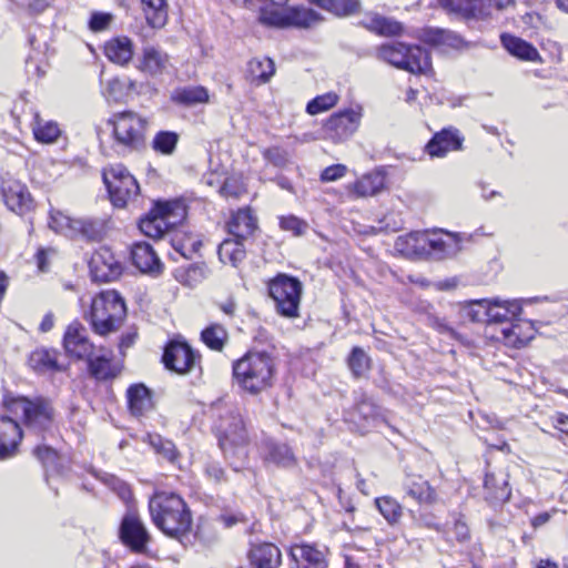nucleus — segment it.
<instances>
[{"instance_id":"f257e3e1","label":"nucleus","mask_w":568,"mask_h":568,"mask_svg":"<svg viewBox=\"0 0 568 568\" xmlns=\"http://www.w3.org/2000/svg\"><path fill=\"white\" fill-rule=\"evenodd\" d=\"M233 383L242 392L256 396L274 385L276 365L266 352H247L232 365Z\"/></svg>"},{"instance_id":"f03ea898","label":"nucleus","mask_w":568,"mask_h":568,"mask_svg":"<svg viewBox=\"0 0 568 568\" xmlns=\"http://www.w3.org/2000/svg\"><path fill=\"white\" fill-rule=\"evenodd\" d=\"M149 509L154 525L166 536L180 539L192 525L191 511L182 497L174 493H155Z\"/></svg>"},{"instance_id":"7ed1b4c3","label":"nucleus","mask_w":568,"mask_h":568,"mask_svg":"<svg viewBox=\"0 0 568 568\" xmlns=\"http://www.w3.org/2000/svg\"><path fill=\"white\" fill-rule=\"evenodd\" d=\"M125 316L124 300L116 291L108 290L92 298L85 320L95 334L106 336L121 327Z\"/></svg>"},{"instance_id":"20e7f679","label":"nucleus","mask_w":568,"mask_h":568,"mask_svg":"<svg viewBox=\"0 0 568 568\" xmlns=\"http://www.w3.org/2000/svg\"><path fill=\"white\" fill-rule=\"evenodd\" d=\"M219 444L225 456L246 457L248 442L244 420L235 408H225L215 423Z\"/></svg>"},{"instance_id":"39448f33","label":"nucleus","mask_w":568,"mask_h":568,"mask_svg":"<svg viewBox=\"0 0 568 568\" xmlns=\"http://www.w3.org/2000/svg\"><path fill=\"white\" fill-rule=\"evenodd\" d=\"M185 216L186 207L182 201L158 202L150 213L140 221L139 227L145 236L161 239Z\"/></svg>"},{"instance_id":"423d86ee","label":"nucleus","mask_w":568,"mask_h":568,"mask_svg":"<svg viewBox=\"0 0 568 568\" xmlns=\"http://www.w3.org/2000/svg\"><path fill=\"white\" fill-rule=\"evenodd\" d=\"M378 57L389 64L410 73L427 74L432 71L429 54L419 45L392 42L379 47Z\"/></svg>"},{"instance_id":"0eeeda50","label":"nucleus","mask_w":568,"mask_h":568,"mask_svg":"<svg viewBox=\"0 0 568 568\" xmlns=\"http://www.w3.org/2000/svg\"><path fill=\"white\" fill-rule=\"evenodd\" d=\"M10 413L23 419L27 432H49L53 424V408L44 398L33 400L26 397L12 398L7 403Z\"/></svg>"},{"instance_id":"6e6552de","label":"nucleus","mask_w":568,"mask_h":568,"mask_svg":"<svg viewBox=\"0 0 568 568\" xmlns=\"http://www.w3.org/2000/svg\"><path fill=\"white\" fill-rule=\"evenodd\" d=\"M103 181L110 200L116 207L126 206L140 193V186L135 178L121 164L105 169L103 171Z\"/></svg>"},{"instance_id":"1a4fd4ad","label":"nucleus","mask_w":568,"mask_h":568,"mask_svg":"<svg viewBox=\"0 0 568 568\" xmlns=\"http://www.w3.org/2000/svg\"><path fill=\"white\" fill-rule=\"evenodd\" d=\"M302 288V283L297 278L285 274H280L270 281L268 293L281 315L286 317L298 315Z\"/></svg>"},{"instance_id":"9d476101","label":"nucleus","mask_w":568,"mask_h":568,"mask_svg":"<svg viewBox=\"0 0 568 568\" xmlns=\"http://www.w3.org/2000/svg\"><path fill=\"white\" fill-rule=\"evenodd\" d=\"M111 122L113 135L119 145L136 150L143 144L148 124L144 118L132 111H126L115 114Z\"/></svg>"},{"instance_id":"9b49d317","label":"nucleus","mask_w":568,"mask_h":568,"mask_svg":"<svg viewBox=\"0 0 568 568\" xmlns=\"http://www.w3.org/2000/svg\"><path fill=\"white\" fill-rule=\"evenodd\" d=\"M363 108L356 105L333 113L323 124L324 138L342 143L352 138L361 125Z\"/></svg>"},{"instance_id":"f8f14e48","label":"nucleus","mask_w":568,"mask_h":568,"mask_svg":"<svg viewBox=\"0 0 568 568\" xmlns=\"http://www.w3.org/2000/svg\"><path fill=\"white\" fill-rule=\"evenodd\" d=\"M439 4L448 13H453L464 20H483L491 14V10L504 9L513 0H438Z\"/></svg>"},{"instance_id":"ddd939ff","label":"nucleus","mask_w":568,"mask_h":568,"mask_svg":"<svg viewBox=\"0 0 568 568\" xmlns=\"http://www.w3.org/2000/svg\"><path fill=\"white\" fill-rule=\"evenodd\" d=\"M0 192L9 210L23 215L33 206V200L27 186L10 173L0 176Z\"/></svg>"},{"instance_id":"4468645a","label":"nucleus","mask_w":568,"mask_h":568,"mask_svg":"<svg viewBox=\"0 0 568 568\" xmlns=\"http://www.w3.org/2000/svg\"><path fill=\"white\" fill-rule=\"evenodd\" d=\"M65 354L75 361H85L94 355L95 346L88 336L87 328L79 322L71 323L63 335Z\"/></svg>"},{"instance_id":"2eb2a0df","label":"nucleus","mask_w":568,"mask_h":568,"mask_svg":"<svg viewBox=\"0 0 568 568\" xmlns=\"http://www.w3.org/2000/svg\"><path fill=\"white\" fill-rule=\"evenodd\" d=\"M89 266L92 280L95 282H111L122 273L121 264L108 247H100L94 252Z\"/></svg>"},{"instance_id":"dca6fc26","label":"nucleus","mask_w":568,"mask_h":568,"mask_svg":"<svg viewBox=\"0 0 568 568\" xmlns=\"http://www.w3.org/2000/svg\"><path fill=\"white\" fill-rule=\"evenodd\" d=\"M275 21L273 27L312 28L321 23L324 18L317 11L304 7H285L281 14L271 18Z\"/></svg>"},{"instance_id":"f3484780","label":"nucleus","mask_w":568,"mask_h":568,"mask_svg":"<svg viewBox=\"0 0 568 568\" xmlns=\"http://www.w3.org/2000/svg\"><path fill=\"white\" fill-rule=\"evenodd\" d=\"M120 538L125 546L138 554L145 551L150 539L144 525L134 514H128L122 519Z\"/></svg>"},{"instance_id":"a211bd4d","label":"nucleus","mask_w":568,"mask_h":568,"mask_svg":"<svg viewBox=\"0 0 568 568\" xmlns=\"http://www.w3.org/2000/svg\"><path fill=\"white\" fill-rule=\"evenodd\" d=\"M462 237L450 232L426 231V255L438 258L455 255L460 251Z\"/></svg>"},{"instance_id":"6ab92c4d","label":"nucleus","mask_w":568,"mask_h":568,"mask_svg":"<svg viewBox=\"0 0 568 568\" xmlns=\"http://www.w3.org/2000/svg\"><path fill=\"white\" fill-rule=\"evenodd\" d=\"M163 363L166 368L179 374H184L193 367L195 356L187 344L172 342L164 351Z\"/></svg>"},{"instance_id":"aec40b11","label":"nucleus","mask_w":568,"mask_h":568,"mask_svg":"<svg viewBox=\"0 0 568 568\" xmlns=\"http://www.w3.org/2000/svg\"><path fill=\"white\" fill-rule=\"evenodd\" d=\"M485 499L490 504H504L509 500L511 489L508 485V475L501 470L487 473L484 481Z\"/></svg>"},{"instance_id":"412c9836","label":"nucleus","mask_w":568,"mask_h":568,"mask_svg":"<svg viewBox=\"0 0 568 568\" xmlns=\"http://www.w3.org/2000/svg\"><path fill=\"white\" fill-rule=\"evenodd\" d=\"M170 65V57L165 52L154 47H145L136 68L148 75L156 77L166 72Z\"/></svg>"},{"instance_id":"4be33fe9","label":"nucleus","mask_w":568,"mask_h":568,"mask_svg":"<svg viewBox=\"0 0 568 568\" xmlns=\"http://www.w3.org/2000/svg\"><path fill=\"white\" fill-rule=\"evenodd\" d=\"M21 438L20 425L11 417L0 416V459L12 456Z\"/></svg>"},{"instance_id":"5701e85b","label":"nucleus","mask_w":568,"mask_h":568,"mask_svg":"<svg viewBox=\"0 0 568 568\" xmlns=\"http://www.w3.org/2000/svg\"><path fill=\"white\" fill-rule=\"evenodd\" d=\"M385 173L381 169L368 172L348 185V191L356 197H368L381 193L385 189Z\"/></svg>"},{"instance_id":"b1692460","label":"nucleus","mask_w":568,"mask_h":568,"mask_svg":"<svg viewBox=\"0 0 568 568\" xmlns=\"http://www.w3.org/2000/svg\"><path fill=\"white\" fill-rule=\"evenodd\" d=\"M131 260L142 273H160L161 261L153 247L145 242H138L132 245Z\"/></svg>"},{"instance_id":"393cba45","label":"nucleus","mask_w":568,"mask_h":568,"mask_svg":"<svg viewBox=\"0 0 568 568\" xmlns=\"http://www.w3.org/2000/svg\"><path fill=\"white\" fill-rule=\"evenodd\" d=\"M257 229L256 217L248 207L237 210L227 222L230 235L237 240H247Z\"/></svg>"},{"instance_id":"a878e982","label":"nucleus","mask_w":568,"mask_h":568,"mask_svg":"<svg viewBox=\"0 0 568 568\" xmlns=\"http://www.w3.org/2000/svg\"><path fill=\"white\" fill-rule=\"evenodd\" d=\"M523 311L519 300L491 298L488 307V323H505L517 318Z\"/></svg>"},{"instance_id":"bb28decb","label":"nucleus","mask_w":568,"mask_h":568,"mask_svg":"<svg viewBox=\"0 0 568 568\" xmlns=\"http://www.w3.org/2000/svg\"><path fill=\"white\" fill-rule=\"evenodd\" d=\"M500 334L498 341L507 346L520 348L534 337L535 328L530 322L517 321L509 327L501 328Z\"/></svg>"},{"instance_id":"cd10ccee","label":"nucleus","mask_w":568,"mask_h":568,"mask_svg":"<svg viewBox=\"0 0 568 568\" xmlns=\"http://www.w3.org/2000/svg\"><path fill=\"white\" fill-rule=\"evenodd\" d=\"M248 560L255 568H276L281 562V551L270 542L253 545L248 552Z\"/></svg>"},{"instance_id":"c85d7f7f","label":"nucleus","mask_w":568,"mask_h":568,"mask_svg":"<svg viewBox=\"0 0 568 568\" xmlns=\"http://www.w3.org/2000/svg\"><path fill=\"white\" fill-rule=\"evenodd\" d=\"M462 139L457 130H443L436 133L427 143L426 150L430 156H444L449 151L459 150Z\"/></svg>"},{"instance_id":"c756f323","label":"nucleus","mask_w":568,"mask_h":568,"mask_svg":"<svg viewBox=\"0 0 568 568\" xmlns=\"http://www.w3.org/2000/svg\"><path fill=\"white\" fill-rule=\"evenodd\" d=\"M394 248L406 257L426 255V231L410 232L398 236Z\"/></svg>"},{"instance_id":"7c9ffc66","label":"nucleus","mask_w":568,"mask_h":568,"mask_svg":"<svg viewBox=\"0 0 568 568\" xmlns=\"http://www.w3.org/2000/svg\"><path fill=\"white\" fill-rule=\"evenodd\" d=\"M296 568H326L324 554L311 545H296L291 548Z\"/></svg>"},{"instance_id":"2f4dec72","label":"nucleus","mask_w":568,"mask_h":568,"mask_svg":"<svg viewBox=\"0 0 568 568\" xmlns=\"http://www.w3.org/2000/svg\"><path fill=\"white\" fill-rule=\"evenodd\" d=\"M419 39L430 45L439 48L459 49L463 45V39L450 30L439 28H425L420 31Z\"/></svg>"},{"instance_id":"473e14b6","label":"nucleus","mask_w":568,"mask_h":568,"mask_svg":"<svg viewBox=\"0 0 568 568\" xmlns=\"http://www.w3.org/2000/svg\"><path fill=\"white\" fill-rule=\"evenodd\" d=\"M89 373L98 381L115 378L120 374V366L112 362L110 354L90 356L85 359Z\"/></svg>"},{"instance_id":"72a5a7b5","label":"nucleus","mask_w":568,"mask_h":568,"mask_svg":"<svg viewBox=\"0 0 568 568\" xmlns=\"http://www.w3.org/2000/svg\"><path fill=\"white\" fill-rule=\"evenodd\" d=\"M104 54L111 62L124 65L133 57V43L128 37L112 38L104 44Z\"/></svg>"},{"instance_id":"f704fd0d","label":"nucleus","mask_w":568,"mask_h":568,"mask_svg":"<svg viewBox=\"0 0 568 568\" xmlns=\"http://www.w3.org/2000/svg\"><path fill=\"white\" fill-rule=\"evenodd\" d=\"M141 9L148 26L154 29L165 26L169 17L168 0H141Z\"/></svg>"},{"instance_id":"c9c22d12","label":"nucleus","mask_w":568,"mask_h":568,"mask_svg":"<svg viewBox=\"0 0 568 568\" xmlns=\"http://www.w3.org/2000/svg\"><path fill=\"white\" fill-rule=\"evenodd\" d=\"M171 100L176 104L190 108L207 103L210 94L202 85H189L175 89L171 94Z\"/></svg>"},{"instance_id":"e433bc0d","label":"nucleus","mask_w":568,"mask_h":568,"mask_svg":"<svg viewBox=\"0 0 568 568\" xmlns=\"http://www.w3.org/2000/svg\"><path fill=\"white\" fill-rule=\"evenodd\" d=\"M404 489L419 504H434L437 498L435 489L420 476L408 477L404 483Z\"/></svg>"},{"instance_id":"4c0bfd02","label":"nucleus","mask_w":568,"mask_h":568,"mask_svg":"<svg viewBox=\"0 0 568 568\" xmlns=\"http://www.w3.org/2000/svg\"><path fill=\"white\" fill-rule=\"evenodd\" d=\"M29 365L39 373L60 372L63 369L58 363V352L48 348H37L29 356Z\"/></svg>"},{"instance_id":"58836bf2","label":"nucleus","mask_w":568,"mask_h":568,"mask_svg":"<svg viewBox=\"0 0 568 568\" xmlns=\"http://www.w3.org/2000/svg\"><path fill=\"white\" fill-rule=\"evenodd\" d=\"M501 43L504 48L514 57L525 61H537L539 60V53L537 49L528 43L527 41L509 36H501Z\"/></svg>"},{"instance_id":"ea45409f","label":"nucleus","mask_w":568,"mask_h":568,"mask_svg":"<svg viewBox=\"0 0 568 568\" xmlns=\"http://www.w3.org/2000/svg\"><path fill=\"white\" fill-rule=\"evenodd\" d=\"M129 408L135 416L142 415L152 408V398L149 389L136 384L129 387L126 392Z\"/></svg>"},{"instance_id":"a19ab883","label":"nucleus","mask_w":568,"mask_h":568,"mask_svg":"<svg viewBox=\"0 0 568 568\" xmlns=\"http://www.w3.org/2000/svg\"><path fill=\"white\" fill-rule=\"evenodd\" d=\"M31 126L34 139L43 144L54 143L61 134V130L57 122L44 120L39 115V113L34 114Z\"/></svg>"},{"instance_id":"79ce46f5","label":"nucleus","mask_w":568,"mask_h":568,"mask_svg":"<svg viewBox=\"0 0 568 568\" xmlns=\"http://www.w3.org/2000/svg\"><path fill=\"white\" fill-rule=\"evenodd\" d=\"M207 275V268L203 263L180 266L174 271L175 280L184 286L194 287L203 282Z\"/></svg>"},{"instance_id":"37998d69","label":"nucleus","mask_w":568,"mask_h":568,"mask_svg":"<svg viewBox=\"0 0 568 568\" xmlns=\"http://www.w3.org/2000/svg\"><path fill=\"white\" fill-rule=\"evenodd\" d=\"M171 244L174 251L184 258H192V256L200 250L202 245L196 235L186 234L181 231L173 232Z\"/></svg>"},{"instance_id":"c03bdc74","label":"nucleus","mask_w":568,"mask_h":568,"mask_svg":"<svg viewBox=\"0 0 568 568\" xmlns=\"http://www.w3.org/2000/svg\"><path fill=\"white\" fill-rule=\"evenodd\" d=\"M243 241L235 237L224 240L217 250L221 262L231 263L233 266L242 262L245 257Z\"/></svg>"},{"instance_id":"a18cd8bd","label":"nucleus","mask_w":568,"mask_h":568,"mask_svg":"<svg viewBox=\"0 0 568 568\" xmlns=\"http://www.w3.org/2000/svg\"><path fill=\"white\" fill-rule=\"evenodd\" d=\"M310 2L336 17L354 14L361 8L359 0H310Z\"/></svg>"},{"instance_id":"49530a36","label":"nucleus","mask_w":568,"mask_h":568,"mask_svg":"<svg viewBox=\"0 0 568 568\" xmlns=\"http://www.w3.org/2000/svg\"><path fill=\"white\" fill-rule=\"evenodd\" d=\"M377 415L378 412L376 405L368 399H363L345 419L355 424L358 428H365L366 425L375 422Z\"/></svg>"},{"instance_id":"de8ad7c7","label":"nucleus","mask_w":568,"mask_h":568,"mask_svg":"<svg viewBox=\"0 0 568 568\" xmlns=\"http://www.w3.org/2000/svg\"><path fill=\"white\" fill-rule=\"evenodd\" d=\"M275 72V65L270 58H253L247 63V73L253 82L265 83Z\"/></svg>"},{"instance_id":"09e8293b","label":"nucleus","mask_w":568,"mask_h":568,"mask_svg":"<svg viewBox=\"0 0 568 568\" xmlns=\"http://www.w3.org/2000/svg\"><path fill=\"white\" fill-rule=\"evenodd\" d=\"M363 24L371 31L382 36H396L402 31V24L393 19L378 14H371L365 18Z\"/></svg>"},{"instance_id":"8fccbe9b","label":"nucleus","mask_w":568,"mask_h":568,"mask_svg":"<svg viewBox=\"0 0 568 568\" xmlns=\"http://www.w3.org/2000/svg\"><path fill=\"white\" fill-rule=\"evenodd\" d=\"M265 459L276 465L288 467L294 465L295 458L290 447L285 444L270 442L266 444Z\"/></svg>"},{"instance_id":"3c124183","label":"nucleus","mask_w":568,"mask_h":568,"mask_svg":"<svg viewBox=\"0 0 568 568\" xmlns=\"http://www.w3.org/2000/svg\"><path fill=\"white\" fill-rule=\"evenodd\" d=\"M375 505L381 515L389 525H395L400 520L403 515V507L393 497L384 496L376 498Z\"/></svg>"},{"instance_id":"603ef678","label":"nucleus","mask_w":568,"mask_h":568,"mask_svg":"<svg viewBox=\"0 0 568 568\" xmlns=\"http://www.w3.org/2000/svg\"><path fill=\"white\" fill-rule=\"evenodd\" d=\"M75 221L71 219L69 215L64 214L61 211H51L49 227L53 230L55 233H60L68 237L75 236Z\"/></svg>"},{"instance_id":"864d4df0","label":"nucleus","mask_w":568,"mask_h":568,"mask_svg":"<svg viewBox=\"0 0 568 568\" xmlns=\"http://www.w3.org/2000/svg\"><path fill=\"white\" fill-rule=\"evenodd\" d=\"M258 6L260 21L267 26H274L272 18L274 14H281L288 0H250Z\"/></svg>"},{"instance_id":"5fc2aeb1","label":"nucleus","mask_w":568,"mask_h":568,"mask_svg":"<svg viewBox=\"0 0 568 568\" xmlns=\"http://www.w3.org/2000/svg\"><path fill=\"white\" fill-rule=\"evenodd\" d=\"M144 440L149 443L156 454L162 455L171 463L175 462L178 452L171 440L163 438L159 434H148Z\"/></svg>"},{"instance_id":"6e6d98bb","label":"nucleus","mask_w":568,"mask_h":568,"mask_svg":"<svg viewBox=\"0 0 568 568\" xmlns=\"http://www.w3.org/2000/svg\"><path fill=\"white\" fill-rule=\"evenodd\" d=\"M201 336L211 349L221 351L227 339V332L222 325L212 324L202 332Z\"/></svg>"},{"instance_id":"4d7b16f0","label":"nucleus","mask_w":568,"mask_h":568,"mask_svg":"<svg viewBox=\"0 0 568 568\" xmlns=\"http://www.w3.org/2000/svg\"><path fill=\"white\" fill-rule=\"evenodd\" d=\"M179 142V134L173 131H160L152 141V148L155 152L170 155L174 152Z\"/></svg>"},{"instance_id":"13d9d810","label":"nucleus","mask_w":568,"mask_h":568,"mask_svg":"<svg viewBox=\"0 0 568 568\" xmlns=\"http://www.w3.org/2000/svg\"><path fill=\"white\" fill-rule=\"evenodd\" d=\"M338 99L339 98L335 92H327L322 95H317L307 103L306 111L311 115L325 112L335 106Z\"/></svg>"},{"instance_id":"bf43d9fd","label":"nucleus","mask_w":568,"mask_h":568,"mask_svg":"<svg viewBox=\"0 0 568 568\" xmlns=\"http://www.w3.org/2000/svg\"><path fill=\"white\" fill-rule=\"evenodd\" d=\"M264 160L276 168H285L291 160L290 152L278 145L266 148L262 151Z\"/></svg>"},{"instance_id":"052dcab7","label":"nucleus","mask_w":568,"mask_h":568,"mask_svg":"<svg viewBox=\"0 0 568 568\" xmlns=\"http://www.w3.org/2000/svg\"><path fill=\"white\" fill-rule=\"evenodd\" d=\"M490 300L471 301L465 308L466 316L471 322L488 323V307Z\"/></svg>"},{"instance_id":"680f3d73","label":"nucleus","mask_w":568,"mask_h":568,"mask_svg":"<svg viewBox=\"0 0 568 568\" xmlns=\"http://www.w3.org/2000/svg\"><path fill=\"white\" fill-rule=\"evenodd\" d=\"M348 366L355 376H362L369 367L368 356L362 348L354 347L348 357Z\"/></svg>"},{"instance_id":"e2e57ef3","label":"nucleus","mask_w":568,"mask_h":568,"mask_svg":"<svg viewBox=\"0 0 568 568\" xmlns=\"http://www.w3.org/2000/svg\"><path fill=\"white\" fill-rule=\"evenodd\" d=\"M101 232L102 224L97 221L83 219L75 221V236L81 235L89 240H97L100 237Z\"/></svg>"},{"instance_id":"0e129e2a","label":"nucleus","mask_w":568,"mask_h":568,"mask_svg":"<svg viewBox=\"0 0 568 568\" xmlns=\"http://www.w3.org/2000/svg\"><path fill=\"white\" fill-rule=\"evenodd\" d=\"M280 226L284 231L292 232L293 235H295V236L303 235L308 227V225L305 221H303L294 215H287V216L281 217Z\"/></svg>"},{"instance_id":"69168bd1","label":"nucleus","mask_w":568,"mask_h":568,"mask_svg":"<svg viewBox=\"0 0 568 568\" xmlns=\"http://www.w3.org/2000/svg\"><path fill=\"white\" fill-rule=\"evenodd\" d=\"M33 455L42 463L44 467H55L58 453L49 446L38 445L33 449Z\"/></svg>"},{"instance_id":"338daca9","label":"nucleus","mask_w":568,"mask_h":568,"mask_svg":"<svg viewBox=\"0 0 568 568\" xmlns=\"http://www.w3.org/2000/svg\"><path fill=\"white\" fill-rule=\"evenodd\" d=\"M347 172V168L344 164H334L327 166L321 173V181L323 182H333L342 179Z\"/></svg>"},{"instance_id":"774afa93","label":"nucleus","mask_w":568,"mask_h":568,"mask_svg":"<svg viewBox=\"0 0 568 568\" xmlns=\"http://www.w3.org/2000/svg\"><path fill=\"white\" fill-rule=\"evenodd\" d=\"M112 21V16L110 13L104 12H94L91 16L89 26L92 31H103L108 29Z\"/></svg>"}]
</instances>
